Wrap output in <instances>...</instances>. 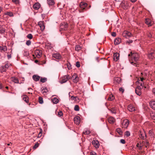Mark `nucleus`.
Wrapping results in <instances>:
<instances>
[{
  "mask_svg": "<svg viewBox=\"0 0 155 155\" xmlns=\"http://www.w3.org/2000/svg\"><path fill=\"white\" fill-rule=\"evenodd\" d=\"M5 31L4 29H0V33H3Z\"/></svg>",
  "mask_w": 155,
  "mask_h": 155,
  "instance_id": "54",
  "label": "nucleus"
},
{
  "mask_svg": "<svg viewBox=\"0 0 155 155\" xmlns=\"http://www.w3.org/2000/svg\"><path fill=\"white\" fill-rule=\"evenodd\" d=\"M149 144L148 142H144V145L146 147H147L148 146Z\"/></svg>",
  "mask_w": 155,
  "mask_h": 155,
  "instance_id": "47",
  "label": "nucleus"
},
{
  "mask_svg": "<svg viewBox=\"0 0 155 155\" xmlns=\"http://www.w3.org/2000/svg\"><path fill=\"white\" fill-rule=\"evenodd\" d=\"M91 155H96V153L94 152H91Z\"/></svg>",
  "mask_w": 155,
  "mask_h": 155,
  "instance_id": "62",
  "label": "nucleus"
},
{
  "mask_svg": "<svg viewBox=\"0 0 155 155\" xmlns=\"http://www.w3.org/2000/svg\"><path fill=\"white\" fill-rule=\"evenodd\" d=\"M129 57L131 56L132 58V61L130 62V63L133 65L137 66L138 64L137 61L139 58V56L138 54L137 53H132L131 52L130 54H129Z\"/></svg>",
  "mask_w": 155,
  "mask_h": 155,
  "instance_id": "1",
  "label": "nucleus"
},
{
  "mask_svg": "<svg viewBox=\"0 0 155 155\" xmlns=\"http://www.w3.org/2000/svg\"><path fill=\"white\" fill-rule=\"evenodd\" d=\"M76 66L78 68H79L80 67V62H79L77 61V62H76Z\"/></svg>",
  "mask_w": 155,
  "mask_h": 155,
  "instance_id": "45",
  "label": "nucleus"
},
{
  "mask_svg": "<svg viewBox=\"0 0 155 155\" xmlns=\"http://www.w3.org/2000/svg\"><path fill=\"white\" fill-rule=\"evenodd\" d=\"M136 89H137V90H139L140 91H141V87H140V86H138L136 87Z\"/></svg>",
  "mask_w": 155,
  "mask_h": 155,
  "instance_id": "49",
  "label": "nucleus"
},
{
  "mask_svg": "<svg viewBox=\"0 0 155 155\" xmlns=\"http://www.w3.org/2000/svg\"><path fill=\"white\" fill-rule=\"evenodd\" d=\"M7 57L8 58V59H10L11 58V54H8L7 55Z\"/></svg>",
  "mask_w": 155,
  "mask_h": 155,
  "instance_id": "58",
  "label": "nucleus"
},
{
  "mask_svg": "<svg viewBox=\"0 0 155 155\" xmlns=\"http://www.w3.org/2000/svg\"><path fill=\"white\" fill-rule=\"evenodd\" d=\"M52 101L53 103L56 104L58 102V100L56 97L52 99Z\"/></svg>",
  "mask_w": 155,
  "mask_h": 155,
  "instance_id": "27",
  "label": "nucleus"
},
{
  "mask_svg": "<svg viewBox=\"0 0 155 155\" xmlns=\"http://www.w3.org/2000/svg\"><path fill=\"white\" fill-rule=\"evenodd\" d=\"M7 47L5 46L0 45V51L2 52L3 51L5 52L7 50Z\"/></svg>",
  "mask_w": 155,
  "mask_h": 155,
  "instance_id": "14",
  "label": "nucleus"
},
{
  "mask_svg": "<svg viewBox=\"0 0 155 155\" xmlns=\"http://www.w3.org/2000/svg\"><path fill=\"white\" fill-rule=\"evenodd\" d=\"M142 145H140L139 147H138L139 149V150H141L142 149Z\"/></svg>",
  "mask_w": 155,
  "mask_h": 155,
  "instance_id": "64",
  "label": "nucleus"
},
{
  "mask_svg": "<svg viewBox=\"0 0 155 155\" xmlns=\"http://www.w3.org/2000/svg\"><path fill=\"white\" fill-rule=\"evenodd\" d=\"M27 37L29 39H31L33 38V36L31 34H29L27 35Z\"/></svg>",
  "mask_w": 155,
  "mask_h": 155,
  "instance_id": "41",
  "label": "nucleus"
},
{
  "mask_svg": "<svg viewBox=\"0 0 155 155\" xmlns=\"http://www.w3.org/2000/svg\"><path fill=\"white\" fill-rule=\"evenodd\" d=\"M67 67L69 69H70L71 68V65L70 63L67 64Z\"/></svg>",
  "mask_w": 155,
  "mask_h": 155,
  "instance_id": "52",
  "label": "nucleus"
},
{
  "mask_svg": "<svg viewBox=\"0 0 155 155\" xmlns=\"http://www.w3.org/2000/svg\"><path fill=\"white\" fill-rule=\"evenodd\" d=\"M108 110H109L112 113L115 114L116 112V109L115 107L109 108Z\"/></svg>",
  "mask_w": 155,
  "mask_h": 155,
  "instance_id": "24",
  "label": "nucleus"
},
{
  "mask_svg": "<svg viewBox=\"0 0 155 155\" xmlns=\"http://www.w3.org/2000/svg\"><path fill=\"white\" fill-rule=\"evenodd\" d=\"M117 132L120 135L122 134V131L121 129L120 128H118L116 129Z\"/></svg>",
  "mask_w": 155,
  "mask_h": 155,
  "instance_id": "31",
  "label": "nucleus"
},
{
  "mask_svg": "<svg viewBox=\"0 0 155 155\" xmlns=\"http://www.w3.org/2000/svg\"><path fill=\"white\" fill-rule=\"evenodd\" d=\"M35 54L38 58H40L42 55V51L39 49H36L35 51Z\"/></svg>",
  "mask_w": 155,
  "mask_h": 155,
  "instance_id": "7",
  "label": "nucleus"
},
{
  "mask_svg": "<svg viewBox=\"0 0 155 155\" xmlns=\"http://www.w3.org/2000/svg\"><path fill=\"white\" fill-rule=\"evenodd\" d=\"M80 117L78 116H76L74 119V123L77 124L78 125L80 122Z\"/></svg>",
  "mask_w": 155,
  "mask_h": 155,
  "instance_id": "11",
  "label": "nucleus"
},
{
  "mask_svg": "<svg viewBox=\"0 0 155 155\" xmlns=\"http://www.w3.org/2000/svg\"><path fill=\"white\" fill-rule=\"evenodd\" d=\"M48 91V90L46 88H43L41 90V92L43 94L46 93Z\"/></svg>",
  "mask_w": 155,
  "mask_h": 155,
  "instance_id": "38",
  "label": "nucleus"
},
{
  "mask_svg": "<svg viewBox=\"0 0 155 155\" xmlns=\"http://www.w3.org/2000/svg\"><path fill=\"white\" fill-rule=\"evenodd\" d=\"M38 100H39V103L40 104H42L43 103V98L42 97H39L38 98Z\"/></svg>",
  "mask_w": 155,
  "mask_h": 155,
  "instance_id": "39",
  "label": "nucleus"
},
{
  "mask_svg": "<svg viewBox=\"0 0 155 155\" xmlns=\"http://www.w3.org/2000/svg\"><path fill=\"white\" fill-rule=\"evenodd\" d=\"M80 9H79L80 12H83L87 5V4L84 2H81L80 4Z\"/></svg>",
  "mask_w": 155,
  "mask_h": 155,
  "instance_id": "2",
  "label": "nucleus"
},
{
  "mask_svg": "<svg viewBox=\"0 0 155 155\" xmlns=\"http://www.w3.org/2000/svg\"><path fill=\"white\" fill-rule=\"evenodd\" d=\"M121 41V39L120 38H116L115 39L114 41V43L116 45H117L119 44Z\"/></svg>",
  "mask_w": 155,
  "mask_h": 155,
  "instance_id": "17",
  "label": "nucleus"
},
{
  "mask_svg": "<svg viewBox=\"0 0 155 155\" xmlns=\"http://www.w3.org/2000/svg\"><path fill=\"white\" fill-rule=\"evenodd\" d=\"M150 107L153 110H155V101H152L149 103Z\"/></svg>",
  "mask_w": 155,
  "mask_h": 155,
  "instance_id": "10",
  "label": "nucleus"
},
{
  "mask_svg": "<svg viewBox=\"0 0 155 155\" xmlns=\"http://www.w3.org/2000/svg\"><path fill=\"white\" fill-rule=\"evenodd\" d=\"M53 57L57 59H60L61 58V56L60 54L58 53L54 54Z\"/></svg>",
  "mask_w": 155,
  "mask_h": 155,
  "instance_id": "19",
  "label": "nucleus"
},
{
  "mask_svg": "<svg viewBox=\"0 0 155 155\" xmlns=\"http://www.w3.org/2000/svg\"><path fill=\"white\" fill-rule=\"evenodd\" d=\"M29 55V53L28 51H24L23 53V55L27 57Z\"/></svg>",
  "mask_w": 155,
  "mask_h": 155,
  "instance_id": "34",
  "label": "nucleus"
},
{
  "mask_svg": "<svg viewBox=\"0 0 155 155\" xmlns=\"http://www.w3.org/2000/svg\"><path fill=\"white\" fill-rule=\"evenodd\" d=\"M145 22L146 24L149 26H150L152 25L151 20L149 18L146 19Z\"/></svg>",
  "mask_w": 155,
  "mask_h": 155,
  "instance_id": "18",
  "label": "nucleus"
},
{
  "mask_svg": "<svg viewBox=\"0 0 155 155\" xmlns=\"http://www.w3.org/2000/svg\"><path fill=\"white\" fill-rule=\"evenodd\" d=\"M135 93L138 95L140 96L141 93V92L138 90L135 89Z\"/></svg>",
  "mask_w": 155,
  "mask_h": 155,
  "instance_id": "35",
  "label": "nucleus"
},
{
  "mask_svg": "<svg viewBox=\"0 0 155 155\" xmlns=\"http://www.w3.org/2000/svg\"><path fill=\"white\" fill-rule=\"evenodd\" d=\"M114 99V96L112 94H111L109 95V97L107 100L108 101H112Z\"/></svg>",
  "mask_w": 155,
  "mask_h": 155,
  "instance_id": "29",
  "label": "nucleus"
},
{
  "mask_svg": "<svg viewBox=\"0 0 155 155\" xmlns=\"http://www.w3.org/2000/svg\"><path fill=\"white\" fill-rule=\"evenodd\" d=\"M149 134H150V136L152 135V131L150 130L149 131Z\"/></svg>",
  "mask_w": 155,
  "mask_h": 155,
  "instance_id": "63",
  "label": "nucleus"
},
{
  "mask_svg": "<svg viewBox=\"0 0 155 155\" xmlns=\"http://www.w3.org/2000/svg\"><path fill=\"white\" fill-rule=\"evenodd\" d=\"M23 100L26 103H28V97L26 95H24L23 98Z\"/></svg>",
  "mask_w": 155,
  "mask_h": 155,
  "instance_id": "30",
  "label": "nucleus"
},
{
  "mask_svg": "<svg viewBox=\"0 0 155 155\" xmlns=\"http://www.w3.org/2000/svg\"><path fill=\"white\" fill-rule=\"evenodd\" d=\"M47 81V78H41L40 79V81L42 83H44Z\"/></svg>",
  "mask_w": 155,
  "mask_h": 155,
  "instance_id": "33",
  "label": "nucleus"
},
{
  "mask_svg": "<svg viewBox=\"0 0 155 155\" xmlns=\"http://www.w3.org/2000/svg\"><path fill=\"white\" fill-rule=\"evenodd\" d=\"M129 124V121L127 119L124 120L122 123V127L127 128Z\"/></svg>",
  "mask_w": 155,
  "mask_h": 155,
  "instance_id": "4",
  "label": "nucleus"
},
{
  "mask_svg": "<svg viewBox=\"0 0 155 155\" xmlns=\"http://www.w3.org/2000/svg\"><path fill=\"white\" fill-rule=\"evenodd\" d=\"M56 114L59 117H61V116H62L63 115V113L61 111L57 112L56 111Z\"/></svg>",
  "mask_w": 155,
  "mask_h": 155,
  "instance_id": "25",
  "label": "nucleus"
},
{
  "mask_svg": "<svg viewBox=\"0 0 155 155\" xmlns=\"http://www.w3.org/2000/svg\"><path fill=\"white\" fill-rule=\"evenodd\" d=\"M152 92L155 96V88L153 89L152 90Z\"/></svg>",
  "mask_w": 155,
  "mask_h": 155,
  "instance_id": "61",
  "label": "nucleus"
},
{
  "mask_svg": "<svg viewBox=\"0 0 155 155\" xmlns=\"http://www.w3.org/2000/svg\"><path fill=\"white\" fill-rule=\"evenodd\" d=\"M130 135V133L129 131H127L125 132V135L126 136L128 137V136H129Z\"/></svg>",
  "mask_w": 155,
  "mask_h": 155,
  "instance_id": "44",
  "label": "nucleus"
},
{
  "mask_svg": "<svg viewBox=\"0 0 155 155\" xmlns=\"http://www.w3.org/2000/svg\"><path fill=\"white\" fill-rule=\"evenodd\" d=\"M5 15H9L10 17H12L13 16V14L12 13L9 12H7L5 13Z\"/></svg>",
  "mask_w": 155,
  "mask_h": 155,
  "instance_id": "32",
  "label": "nucleus"
},
{
  "mask_svg": "<svg viewBox=\"0 0 155 155\" xmlns=\"http://www.w3.org/2000/svg\"><path fill=\"white\" fill-rule=\"evenodd\" d=\"M40 27L41 28V30L42 31H43L45 29V26L44 25L43 26H41Z\"/></svg>",
  "mask_w": 155,
  "mask_h": 155,
  "instance_id": "53",
  "label": "nucleus"
},
{
  "mask_svg": "<svg viewBox=\"0 0 155 155\" xmlns=\"http://www.w3.org/2000/svg\"><path fill=\"white\" fill-rule=\"evenodd\" d=\"M40 77L37 75H34L32 77L33 79L35 81H37L39 80Z\"/></svg>",
  "mask_w": 155,
  "mask_h": 155,
  "instance_id": "16",
  "label": "nucleus"
},
{
  "mask_svg": "<svg viewBox=\"0 0 155 155\" xmlns=\"http://www.w3.org/2000/svg\"><path fill=\"white\" fill-rule=\"evenodd\" d=\"M38 25L40 27L43 25V23L42 21H40L38 23Z\"/></svg>",
  "mask_w": 155,
  "mask_h": 155,
  "instance_id": "46",
  "label": "nucleus"
},
{
  "mask_svg": "<svg viewBox=\"0 0 155 155\" xmlns=\"http://www.w3.org/2000/svg\"><path fill=\"white\" fill-rule=\"evenodd\" d=\"M147 35L150 38H151L152 37V35L150 33H149V34H148Z\"/></svg>",
  "mask_w": 155,
  "mask_h": 155,
  "instance_id": "59",
  "label": "nucleus"
},
{
  "mask_svg": "<svg viewBox=\"0 0 155 155\" xmlns=\"http://www.w3.org/2000/svg\"><path fill=\"white\" fill-rule=\"evenodd\" d=\"M39 145V144L38 142L36 143L33 147V149H36L38 147Z\"/></svg>",
  "mask_w": 155,
  "mask_h": 155,
  "instance_id": "40",
  "label": "nucleus"
},
{
  "mask_svg": "<svg viewBox=\"0 0 155 155\" xmlns=\"http://www.w3.org/2000/svg\"><path fill=\"white\" fill-rule=\"evenodd\" d=\"M90 131L88 130H87L83 132V134L85 135H88L90 133Z\"/></svg>",
  "mask_w": 155,
  "mask_h": 155,
  "instance_id": "36",
  "label": "nucleus"
},
{
  "mask_svg": "<svg viewBox=\"0 0 155 155\" xmlns=\"http://www.w3.org/2000/svg\"><path fill=\"white\" fill-rule=\"evenodd\" d=\"M121 81V79L120 78H114V82H116L117 83H119Z\"/></svg>",
  "mask_w": 155,
  "mask_h": 155,
  "instance_id": "26",
  "label": "nucleus"
},
{
  "mask_svg": "<svg viewBox=\"0 0 155 155\" xmlns=\"http://www.w3.org/2000/svg\"><path fill=\"white\" fill-rule=\"evenodd\" d=\"M76 97H74V96H72L71 97V99L72 100H76Z\"/></svg>",
  "mask_w": 155,
  "mask_h": 155,
  "instance_id": "57",
  "label": "nucleus"
},
{
  "mask_svg": "<svg viewBox=\"0 0 155 155\" xmlns=\"http://www.w3.org/2000/svg\"><path fill=\"white\" fill-rule=\"evenodd\" d=\"M122 35L124 37L128 38L132 36V34L130 32L125 31L123 33Z\"/></svg>",
  "mask_w": 155,
  "mask_h": 155,
  "instance_id": "3",
  "label": "nucleus"
},
{
  "mask_svg": "<svg viewBox=\"0 0 155 155\" xmlns=\"http://www.w3.org/2000/svg\"><path fill=\"white\" fill-rule=\"evenodd\" d=\"M124 3H122V6H123L124 7V8H126L127 7V5H124Z\"/></svg>",
  "mask_w": 155,
  "mask_h": 155,
  "instance_id": "56",
  "label": "nucleus"
},
{
  "mask_svg": "<svg viewBox=\"0 0 155 155\" xmlns=\"http://www.w3.org/2000/svg\"><path fill=\"white\" fill-rule=\"evenodd\" d=\"M74 110L76 111H78L79 110V106L77 105H75L74 107Z\"/></svg>",
  "mask_w": 155,
  "mask_h": 155,
  "instance_id": "37",
  "label": "nucleus"
},
{
  "mask_svg": "<svg viewBox=\"0 0 155 155\" xmlns=\"http://www.w3.org/2000/svg\"><path fill=\"white\" fill-rule=\"evenodd\" d=\"M68 27V24L64 23L61 24L60 25V28L62 30H66Z\"/></svg>",
  "mask_w": 155,
  "mask_h": 155,
  "instance_id": "8",
  "label": "nucleus"
},
{
  "mask_svg": "<svg viewBox=\"0 0 155 155\" xmlns=\"http://www.w3.org/2000/svg\"><path fill=\"white\" fill-rule=\"evenodd\" d=\"M12 1L13 2H14L16 4L18 3L19 2L18 0H12Z\"/></svg>",
  "mask_w": 155,
  "mask_h": 155,
  "instance_id": "51",
  "label": "nucleus"
},
{
  "mask_svg": "<svg viewBox=\"0 0 155 155\" xmlns=\"http://www.w3.org/2000/svg\"><path fill=\"white\" fill-rule=\"evenodd\" d=\"M120 142L122 144H124L125 143V141L124 139H121L120 140Z\"/></svg>",
  "mask_w": 155,
  "mask_h": 155,
  "instance_id": "48",
  "label": "nucleus"
},
{
  "mask_svg": "<svg viewBox=\"0 0 155 155\" xmlns=\"http://www.w3.org/2000/svg\"><path fill=\"white\" fill-rule=\"evenodd\" d=\"M11 64H10V63H6L5 65L4 66V67H3V71H5V70L4 69V67H5V68H6V69H8V68L10 66H11Z\"/></svg>",
  "mask_w": 155,
  "mask_h": 155,
  "instance_id": "23",
  "label": "nucleus"
},
{
  "mask_svg": "<svg viewBox=\"0 0 155 155\" xmlns=\"http://www.w3.org/2000/svg\"><path fill=\"white\" fill-rule=\"evenodd\" d=\"M119 54L118 53H114L113 55L114 60L115 61H117L119 59Z\"/></svg>",
  "mask_w": 155,
  "mask_h": 155,
  "instance_id": "9",
  "label": "nucleus"
},
{
  "mask_svg": "<svg viewBox=\"0 0 155 155\" xmlns=\"http://www.w3.org/2000/svg\"><path fill=\"white\" fill-rule=\"evenodd\" d=\"M111 35L113 37H115L116 35V33L114 32H112Z\"/></svg>",
  "mask_w": 155,
  "mask_h": 155,
  "instance_id": "50",
  "label": "nucleus"
},
{
  "mask_svg": "<svg viewBox=\"0 0 155 155\" xmlns=\"http://www.w3.org/2000/svg\"><path fill=\"white\" fill-rule=\"evenodd\" d=\"M119 90L120 91H121L122 93H123L124 91V89L121 87L119 88Z\"/></svg>",
  "mask_w": 155,
  "mask_h": 155,
  "instance_id": "55",
  "label": "nucleus"
},
{
  "mask_svg": "<svg viewBox=\"0 0 155 155\" xmlns=\"http://www.w3.org/2000/svg\"><path fill=\"white\" fill-rule=\"evenodd\" d=\"M150 116L153 119H155V114L152 113L150 114Z\"/></svg>",
  "mask_w": 155,
  "mask_h": 155,
  "instance_id": "43",
  "label": "nucleus"
},
{
  "mask_svg": "<svg viewBox=\"0 0 155 155\" xmlns=\"http://www.w3.org/2000/svg\"><path fill=\"white\" fill-rule=\"evenodd\" d=\"M11 80L13 82H14L15 83H19V81L18 78H16L12 77Z\"/></svg>",
  "mask_w": 155,
  "mask_h": 155,
  "instance_id": "21",
  "label": "nucleus"
},
{
  "mask_svg": "<svg viewBox=\"0 0 155 155\" xmlns=\"http://www.w3.org/2000/svg\"><path fill=\"white\" fill-rule=\"evenodd\" d=\"M71 77L69 75H65L62 78V80L61 81V84L66 82L68 80L70 79Z\"/></svg>",
  "mask_w": 155,
  "mask_h": 155,
  "instance_id": "5",
  "label": "nucleus"
},
{
  "mask_svg": "<svg viewBox=\"0 0 155 155\" xmlns=\"http://www.w3.org/2000/svg\"><path fill=\"white\" fill-rule=\"evenodd\" d=\"M71 79L74 83H77L78 81L79 78L76 74H74L71 78Z\"/></svg>",
  "mask_w": 155,
  "mask_h": 155,
  "instance_id": "6",
  "label": "nucleus"
},
{
  "mask_svg": "<svg viewBox=\"0 0 155 155\" xmlns=\"http://www.w3.org/2000/svg\"><path fill=\"white\" fill-rule=\"evenodd\" d=\"M108 120L110 123L113 124L115 120L113 117H111L108 118Z\"/></svg>",
  "mask_w": 155,
  "mask_h": 155,
  "instance_id": "15",
  "label": "nucleus"
},
{
  "mask_svg": "<svg viewBox=\"0 0 155 155\" xmlns=\"http://www.w3.org/2000/svg\"><path fill=\"white\" fill-rule=\"evenodd\" d=\"M92 144H94L96 147H97L99 146V143L98 141L94 140L92 142Z\"/></svg>",
  "mask_w": 155,
  "mask_h": 155,
  "instance_id": "22",
  "label": "nucleus"
},
{
  "mask_svg": "<svg viewBox=\"0 0 155 155\" xmlns=\"http://www.w3.org/2000/svg\"><path fill=\"white\" fill-rule=\"evenodd\" d=\"M31 43V41L30 40L27 41L26 42V44L28 46L30 45Z\"/></svg>",
  "mask_w": 155,
  "mask_h": 155,
  "instance_id": "42",
  "label": "nucleus"
},
{
  "mask_svg": "<svg viewBox=\"0 0 155 155\" xmlns=\"http://www.w3.org/2000/svg\"><path fill=\"white\" fill-rule=\"evenodd\" d=\"M81 49V46L79 45L76 46L75 48V50L76 51H79Z\"/></svg>",
  "mask_w": 155,
  "mask_h": 155,
  "instance_id": "28",
  "label": "nucleus"
},
{
  "mask_svg": "<svg viewBox=\"0 0 155 155\" xmlns=\"http://www.w3.org/2000/svg\"><path fill=\"white\" fill-rule=\"evenodd\" d=\"M143 141V142L142 143L141 142H140L139 143V144L140 145H142V146L144 145V143H143V141Z\"/></svg>",
  "mask_w": 155,
  "mask_h": 155,
  "instance_id": "60",
  "label": "nucleus"
},
{
  "mask_svg": "<svg viewBox=\"0 0 155 155\" xmlns=\"http://www.w3.org/2000/svg\"><path fill=\"white\" fill-rule=\"evenodd\" d=\"M33 7L35 10H37L40 8V5L38 3H36L34 5Z\"/></svg>",
  "mask_w": 155,
  "mask_h": 155,
  "instance_id": "13",
  "label": "nucleus"
},
{
  "mask_svg": "<svg viewBox=\"0 0 155 155\" xmlns=\"http://www.w3.org/2000/svg\"><path fill=\"white\" fill-rule=\"evenodd\" d=\"M127 108L128 110L130 112L134 111L136 109L135 107L131 105H129Z\"/></svg>",
  "mask_w": 155,
  "mask_h": 155,
  "instance_id": "12",
  "label": "nucleus"
},
{
  "mask_svg": "<svg viewBox=\"0 0 155 155\" xmlns=\"http://www.w3.org/2000/svg\"><path fill=\"white\" fill-rule=\"evenodd\" d=\"M47 2L49 6H52L54 4V0H47Z\"/></svg>",
  "mask_w": 155,
  "mask_h": 155,
  "instance_id": "20",
  "label": "nucleus"
}]
</instances>
